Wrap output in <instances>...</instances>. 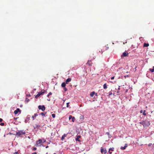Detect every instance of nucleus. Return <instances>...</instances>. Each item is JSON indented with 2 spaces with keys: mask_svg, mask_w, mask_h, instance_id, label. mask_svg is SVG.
<instances>
[{
  "mask_svg": "<svg viewBox=\"0 0 154 154\" xmlns=\"http://www.w3.org/2000/svg\"><path fill=\"white\" fill-rule=\"evenodd\" d=\"M119 90H117V93H119Z\"/></svg>",
  "mask_w": 154,
  "mask_h": 154,
  "instance_id": "58836bf2",
  "label": "nucleus"
},
{
  "mask_svg": "<svg viewBox=\"0 0 154 154\" xmlns=\"http://www.w3.org/2000/svg\"><path fill=\"white\" fill-rule=\"evenodd\" d=\"M86 64H88L89 66H91L92 64L91 61L89 60L87 62V63H86Z\"/></svg>",
  "mask_w": 154,
  "mask_h": 154,
  "instance_id": "f8f14e48",
  "label": "nucleus"
},
{
  "mask_svg": "<svg viewBox=\"0 0 154 154\" xmlns=\"http://www.w3.org/2000/svg\"><path fill=\"white\" fill-rule=\"evenodd\" d=\"M103 88L104 89H106L107 88V86H106V84H104L103 85Z\"/></svg>",
  "mask_w": 154,
  "mask_h": 154,
  "instance_id": "412c9836",
  "label": "nucleus"
},
{
  "mask_svg": "<svg viewBox=\"0 0 154 154\" xmlns=\"http://www.w3.org/2000/svg\"><path fill=\"white\" fill-rule=\"evenodd\" d=\"M37 148L36 147H34L33 148V150L35 151L36 150Z\"/></svg>",
  "mask_w": 154,
  "mask_h": 154,
  "instance_id": "2f4dec72",
  "label": "nucleus"
},
{
  "mask_svg": "<svg viewBox=\"0 0 154 154\" xmlns=\"http://www.w3.org/2000/svg\"><path fill=\"white\" fill-rule=\"evenodd\" d=\"M67 134H64L62 137L61 138V140H63L65 139V137H66L67 136Z\"/></svg>",
  "mask_w": 154,
  "mask_h": 154,
  "instance_id": "423d86ee",
  "label": "nucleus"
},
{
  "mask_svg": "<svg viewBox=\"0 0 154 154\" xmlns=\"http://www.w3.org/2000/svg\"><path fill=\"white\" fill-rule=\"evenodd\" d=\"M32 154H37L36 152H34L33 153H32Z\"/></svg>",
  "mask_w": 154,
  "mask_h": 154,
  "instance_id": "79ce46f5",
  "label": "nucleus"
},
{
  "mask_svg": "<svg viewBox=\"0 0 154 154\" xmlns=\"http://www.w3.org/2000/svg\"><path fill=\"white\" fill-rule=\"evenodd\" d=\"M109 149V150H111L112 151H113L114 150V148L113 147L110 148Z\"/></svg>",
  "mask_w": 154,
  "mask_h": 154,
  "instance_id": "4be33fe9",
  "label": "nucleus"
},
{
  "mask_svg": "<svg viewBox=\"0 0 154 154\" xmlns=\"http://www.w3.org/2000/svg\"><path fill=\"white\" fill-rule=\"evenodd\" d=\"M41 95V94H40L39 92L38 93V94L35 96V98H37L40 95Z\"/></svg>",
  "mask_w": 154,
  "mask_h": 154,
  "instance_id": "4468645a",
  "label": "nucleus"
},
{
  "mask_svg": "<svg viewBox=\"0 0 154 154\" xmlns=\"http://www.w3.org/2000/svg\"><path fill=\"white\" fill-rule=\"evenodd\" d=\"M64 90L65 91H66L67 90V89L65 87L64 88Z\"/></svg>",
  "mask_w": 154,
  "mask_h": 154,
  "instance_id": "c85d7f7f",
  "label": "nucleus"
},
{
  "mask_svg": "<svg viewBox=\"0 0 154 154\" xmlns=\"http://www.w3.org/2000/svg\"><path fill=\"white\" fill-rule=\"evenodd\" d=\"M52 116L53 118H54L55 117V115L54 114H52Z\"/></svg>",
  "mask_w": 154,
  "mask_h": 154,
  "instance_id": "a878e982",
  "label": "nucleus"
},
{
  "mask_svg": "<svg viewBox=\"0 0 154 154\" xmlns=\"http://www.w3.org/2000/svg\"><path fill=\"white\" fill-rule=\"evenodd\" d=\"M152 143H149V144L148 146H151V145H152Z\"/></svg>",
  "mask_w": 154,
  "mask_h": 154,
  "instance_id": "4c0bfd02",
  "label": "nucleus"
},
{
  "mask_svg": "<svg viewBox=\"0 0 154 154\" xmlns=\"http://www.w3.org/2000/svg\"><path fill=\"white\" fill-rule=\"evenodd\" d=\"M39 126H38V125H37L36 126V128H38V127H39Z\"/></svg>",
  "mask_w": 154,
  "mask_h": 154,
  "instance_id": "a19ab883",
  "label": "nucleus"
},
{
  "mask_svg": "<svg viewBox=\"0 0 154 154\" xmlns=\"http://www.w3.org/2000/svg\"><path fill=\"white\" fill-rule=\"evenodd\" d=\"M38 108L39 109H41L42 111H44L45 109V107L44 105H42V106L39 105V106H38Z\"/></svg>",
  "mask_w": 154,
  "mask_h": 154,
  "instance_id": "f03ea898",
  "label": "nucleus"
},
{
  "mask_svg": "<svg viewBox=\"0 0 154 154\" xmlns=\"http://www.w3.org/2000/svg\"><path fill=\"white\" fill-rule=\"evenodd\" d=\"M25 134V132H23L22 131H20L16 132V135L18 136H20L22 135H24Z\"/></svg>",
  "mask_w": 154,
  "mask_h": 154,
  "instance_id": "f257e3e1",
  "label": "nucleus"
},
{
  "mask_svg": "<svg viewBox=\"0 0 154 154\" xmlns=\"http://www.w3.org/2000/svg\"><path fill=\"white\" fill-rule=\"evenodd\" d=\"M128 77V75H125V76H124V77L125 78H126V77Z\"/></svg>",
  "mask_w": 154,
  "mask_h": 154,
  "instance_id": "e433bc0d",
  "label": "nucleus"
},
{
  "mask_svg": "<svg viewBox=\"0 0 154 154\" xmlns=\"http://www.w3.org/2000/svg\"><path fill=\"white\" fill-rule=\"evenodd\" d=\"M14 154H19V153L17 152H16L14 153Z\"/></svg>",
  "mask_w": 154,
  "mask_h": 154,
  "instance_id": "473e14b6",
  "label": "nucleus"
},
{
  "mask_svg": "<svg viewBox=\"0 0 154 154\" xmlns=\"http://www.w3.org/2000/svg\"><path fill=\"white\" fill-rule=\"evenodd\" d=\"M71 81V78H68L66 80V84H67L68 83V82H70Z\"/></svg>",
  "mask_w": 154,
  "mask_h": 154,
  "instance_id": "9b49d317",
  "label": "nucleus"
},
{
  "mask_svg": "<svg viewBox=\"0 0 154 154\" xmlns=\"http://www.w3.org/2000/svg\"><path fill=\"white\" fill-rule=\"evenodd\" d=\"M109 49V47L107 46H105L103 48V49H101V54H102L103 51L102 50H103V51H104V50H106Z\"/></svg>",
  "mask_w": 154,
  "mask_h": 154,
  "instance_id": "7ed1b4c3",
  "label": "nucleus"
},
{
  "mask_svg": "<svg viewBox=\"0 0 154 154\" xmlns=\"http://www.w3.org/2000/svg\"><path fill=\"white\" fill-rule=\"evenodd\" d=\"M128 53L127 52H125L123 53L122 54L121 56V57H126L128 56Z\"/></svg>",
  "mask_w": 154,
  "mask_h": 154,
  "instance_id": "39448f33",
  "label": "nucleus"
},
{
  "mask_svg": "<svg viewBox=\"0 0 154 154\" xmlns=\"http://www.w3.org/2000/svg\"><path fill=\"white\" fill-rule=\"evenodd\" d=\"M5 125V124L4 123H1L0 125L1 126H4Z\"/></svg>",
  "mask_w": 154,
  "mask_h": 154,
  "instance_id": "7c9ffc66",
  "label": "nucleus"
},
{
  "mask_svg": "<svg viewBox=\"0 0 154 154\" xmlns=\"http://www.w3.org/2000/svg\"><path fill=\"white\" fill-rule=\"evenodd\" d=\"M52 93L51 92H50L48 94L47 96L48 97H49V96L50 95H52Z\"/></svg>",
  "mask_w": 154,
  "mask_h": 154,
  "instance_id": "bb28decb",
  "label": "nucleus"
},
{
  "mask_svg": "<svg viewBox=\"0 0 154 154\" xmlns=\"http://www.w3.org/2000/svg\"><path fill=\"white\" fill-rule=\"evenodd\" d=\"M100 152L102 153H103L104 152V154H106L107 153L106 149H104L102 148H101V149Z\"/></svg>",
  "mask_w": 154,
  "mask_h": 154,
  "instance_id": "20e7f679",
  "label": "nucleus"
},
{
  "mask_svg": "<svg viewBox=\"0 0 154 154\" xmlns=\"http://www.w3.org/2000/svg\"><path fill=\"white\" fill-rule=\"evenodd\" d=\"M81 137V136L80 135H78L77 136V137L76 138L75 140L76 141H80V140H79V138H80Z\"/></svg>",
  "mask_w": 154,
  "mask_h": 154,
  "instance_id": "ddd939ff",
  "label": "nucleus"
},
{
  "mask_svg": "<svg viewBox=\"0 0 154 154\" xmlns=\"http://www.w3.org/2000/svg\"><path fill=\"white\" fill-rule=\"evenodd\" d=\"M127 146H128V144H125V146L124 147L122 146L121 147L120 149L122 150L125 149L127 147Z\"/></svg>",
  "mask_w": 154,
  "mask_h": 154,
  "instance_id": "9d476101",
  "label": "nucleus"
},
{
  "mask_svg": "<svg viewBox=\"0 0 154 154\" xmlns=\"http://www.w3.org/2000/svg\"><path fill=\"white\" fill-rule=\"evenodd\" d=\"M106 134H107L108 135H109V132H106Z\"/></svg>",
  "mask_w": 154,
  "mask_h": 154,
  "instance_id": "37998d69",
  "label": "nucleus"
},
{
  "mask_svg": "<svg viewBox=\"0 0 154 154\" xmlns=\"http://www.w3.org/2000/svg\"><path fill=\"white\" fill-rule=\"evenodd\" d=\"M46 113H44V112H43L41 113V115L42 116H45Z\"/></svg>",
  "mask_w": 154,
  "mask_h": 154,
  "instance_id": "5701e85b",
  "label": "nucleus"
},
{
  "mask_svg": "<svg viewBox=\"0 0 154 154\" xmlns=\"http://www.w3.org/2000/svg\"><path fill=\"white\" fill-rule=\"evenodd\" d=\"M38 114L36 113L34 114V115L32 116V118H33V119H35V118L36 116H38Z\"/></svg>",
  "mask_w": 154,
  "mask_h": 154,
  "instance_id": "a211bd4d",
  "label": "nucleus"
},
{
  "mask_svg": "<svg viewBox=\"0 0 154 154\" xmlns=\"http://www.w3.org/2000/svg\"><path fill=\"white\" fill-rule=\"evenodd\" d=\"M110 151H111V150H109V151H108V152H109V153H110V154H112V152H110Z\"/></svg>",
  "mask_w": 154,
  "mask_h": 154,
  "instance_id": "f704fd0d",
  "label": "nucleus"
},
{
  "mask_svg": "<svg viewBox=\"0 0 154 154\" xmlns=\"http://www.w3.org/2000/svg\"><path fill=\"white\" fill-rule=\"evenodd\" d=\"M75 117H72V122H74V121H75Z\"/></svg>",
  "mask_w": 154,
  "mask_h": 154,
  "instance_id": "393cba45",
  "label": "nucleus"
},
{
  "mask_svg": "<svg viewBox=\"0 0 154 154\" xmlns=\"http://www.w3.org/2000/svg\"><path fill=\"white\" fill-rule=\"evenodd\" d=\"M140 123L143 126H146V122L145 121H143L140 122Z\"/></svg>",
  "mask_w": 154,
  "mask_h": 154,
  "instance_id": "1a4fd4ad",
  "label": "nucleus"
},
{
  "mask_svg": "<svg viewBox=\"0 0 154 154\" xmlns=\"http://www.w3.org/2000/svg\"><path fill=\"white\" fill-rule=\"evenodd\" d=\"M3 121V119H2L0 118V122H2Z\"/></svg>",
  "mask_w": 154,
  "mask_h": 154,
  "instance_id": "c9c22d12",
  "label": "nucleus"
},
{
  "mask_svg": "<svg viewBox=\"0 0 154 154\" xmlns=\"http://www.w3.org/2000/svg\"><path fill=\"white\" fill-rule=\"evenodd\" d=\"M69 102L67 103H66V107H69Z\"/></svg>",
  "mask_w": 154,
  "mask_h": 154,
  "instance_id": "cd10ccee",
  "label": "nucleus"
},
{
  "mask_svg": "<svg viewBox=\"0 0 154 154\" xmlns=\"http://www.w3.org/2000/svg\"><path fill=\"white\" fill-rule=\"evenodd\" d=\"M120 90V86H119L118 88V90Z\"/></svg>",
  "mask_w": 154,
  "mask_h": 154,
  "instance_id": "ea45409f",
  "label": "nucleus"
},
{
  "mask_svg": "<svg viewBox=\"0 0 154 154\" xmlns=\"http://www.w3.org/2000/svg\"><path fill=\"white\" fill-rule=\"evenodd\" d=\"M146 112V110H144L143 112V115L144 116H146V113H145Z\"/></svg>",
  "mask_w": 154,
  "mask_h": 154,
  "instance_id": "b1692460",
  "label": "nucleus"
},
{
  "mask_svg": "<svg viewBox=\"0 0 154 154\" xmlns=\"http://www.w3.org/2000/svg\"><path fill=\"white\" fill-rule=\"evenodd\" d=\"M153 68L152 69L150 68L149 69V71H150L152 72H154V66H153Z\"/></svg>",
  "mask_w": 154,
  "mask_h": 154,
  "instance_id": "aec40b11",
  "label": "nucleus"
},
{
  "mask_svg": "<svg viewBox=\"0 0 154 154\" xmlns=\"http://www.w3.org/2000/svg\"><path fill=\"white\" fill-rule=\"evenodd\" d=\"M20 111V110L19 108H17L16 110L14 111V113L16 115L18 113V112Z\"/></svg>",
  "mask_w": 154,
  "mask_h": 154,
  "instance_id": "6e6552de",
  "label": "nucleus"
},
{
  "mask_svg": "<svg viewBox=\"0 0 154 154\" xmlns=\"http://www.w3.org/2000/svg\"><path fill=\"white\" fill-rule=\"evenodd\" d=\"M95 94V95L96 96H97V93H95V94Z\"/></svg>",
  "mask_w": 154,
  "mask_h": 154,
  "instance_id": "c03bdc74",
  "label": "nucleus"
},
{
  "mask_svg": "<svg viewBox=\"0 0 154 154\" xmlns=\"http://www.w3.org/2000/svg\"><path fill=\"white\" fill-rule=\"evenodd\" d=\"M149 46V44L148 43H144L143 45L144 47H147Z\"/></svg>",
  "mask_w": 154,
  "mask_h": 154,
  "instance_id": "6ab92c4d",
  "label": "nucleus"
},
{
  "mask_svg": "<svg viewBox=\"0 0 154 154\" xmlns=\"http://www.w3.org/2000/svg\"><path fill=\"white\" fill-rule=\"evenodd\" d=\"M142 112H143V110H140V112L141 113H142Z\"/></svg>",
  "mask_w": 154,
  "mask_h": 154,
  "instance_id": "a18cd8bd",
  "label": "nucleus"
},
{
  "mask_svg": "<svg viewBox=\"0 0 154 154\" xmlns=\"http://www.w3.org/2000/svg\"><path fill=\"white\" fill-rule=\"evenodd\" d=\"M72 116H71V115L69 116V120L71 119L72 118Z\"/></svg>",
  "mask_w": 154,
  "mask_h": 154,
  "instance_id": "c756f323",
  "label": "nucleus"
},
{
  "mask_svg": "<svg viewBox=\"0 0 154 154\" xmlns=\"http://www.w3.org/2000/svg\"><path fill=\"white\" fill-rule=\"evenodd\" d=\"M42 91H41V92H39V93H40V94H41V95L43 94L45 92H47L45 90H43Z\"/></svg>",
  "mask_w": 154,
  "mask_h": 154,
  "instance_id": "2eb2a0df",
  "label": "nucleus"
},
{
  "mask_svg": "<svg viewBox=\"0 0 154 154\" xmlns=\"http://www.w3.org/2000/svg\"><path fill=\"white\" fill-rule=\"evenodd\" d=\"M42 143V140L41 139H40L38 140V141H37L36 142V145H38L39 144H40Z\"/></svg>",
  "mask_w": 154,
  "mask_h": 154,
  "instance_id": "0eeeda50",
  "label": "nucleus"
},
{
  "mask_svg": "<svg viewBox=\"0 0 154 154\" xmlns=\"http://www.w3.org/2000/svg\"><path fill=\"white\" fill-rule=\"evenodd\" d=\"M95 94V92L94 91H93L91 92L90 94V96L91 97H93L94 95Z\"/></svg>",
  "mask_w": 154,
  "mask_h": 154,
  "instance_id": "f3484780",
  "label": "nucleus"
},
{
  "mask_svg": "<svg viewBox=\"0 0 154 154\" xmlns=\"http://www.w3.org/2000/svg\"><path fill=\"white\" fill-rule=\"evenodd\" d=\"M66 83H65V82H63V83H62V84H61L62 87L63 88L65 87L66 86Z\"/></svg>",
  "mask_w": 154,
  "mask_h": 154,
  "instance_id": "dca6fc26",
  "label": "nucleus"
},
{
  "mask_svg": "<svg viewBox=\"0 0 154 154\" xmlns=\"http://www.w3.org/2000/svg\"><path fill=\"white\" fill-rule=\"evenodd\" d=\"M48 146H47L46 147V148H48Z\"/></svg>",
  "mask_w": 154,
  "mask_h": 154,
  "instance_id": "49530a36",
  "label": "nucleus"
},
{
  "mask_svg": "<svg viewBox=\"0 0 154 154\" xmlns=\"http://www.w3.org/2000/svg\"><path fill=\"white\" fill-rule=\"evenodd\" d=\"M99 51L100 52V50Z\"/></svg>",
  "mask_w": 154,
  "mask_h": 154,
  "instance_id": "de8ad7c7",
  "label": "nucleus"
},
{
  "mask_svg": "<svg viewBox=\"0 0 154 154\" xmlns=\"http://www.w3.org/2000/svg\"><path fill=\"white\" fill-rule=\"evenodd\" d=\"M114 79V76H113L111 78V79L113 80Z\"/></svg>",
  "mask_w": 154,
  "mask_h": 154,
  "instance_id": "72a5a7b5",
  "label": "nucleus"
}]
</instances>
